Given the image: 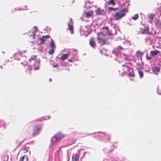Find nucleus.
Wrapping results in <instances>:
<instances>
[{"mask_svg": "<svg viewBox=\"0 0 161 161\" xmlns=\"http://www.w3.org/2000/svg\"><path fill=\"white\" fill-rule=\"evenodd\" d=\"M37 58V56L36 55H34L31 57L28 60V61L30 63H31L32 61H35L33 66H34V69L35 70H37L39 69L40 62L38 61H35Z\"/></svg>", "mask_w": 161, "mask_h": 161, "instance_id": "obj_4", "label": "nucleus"}, {"mask_svg": "<svg viewBox=\"0 0 161 161\" xmlns=\"http://www.w3.org/2000/svg\"><path fill=\"white\" fill-rule=\"evenodd\" d=\"M121 45H122V46H126V49H127L129 47L130 45V42L127 41H125V42H123V43H122V44H121Z\"/></svg>", "mask_w": 161, "mask_h": 161, "instance_id": "obj_17", "label": "nucleus"}, {"mask_svg": "<svg viewBox=\"0 0 161 161\" xmlns=\"http://www.w3.org/2000/svg\"><path fill=\"white\" fill-rule=\"evenodd\" d=\"M89 44L90 46L94 48L96 46V43L93 37L91 38L89 40Z\"/></svg>", "mask_w": 161, "mask_h": 161, "instance_id": "obj_9", "label": "nucleus"}, {"mask_svg": "<svg viewBox=\"0 0 161 161\" xmlns=\"http://www.w3.org/2000/svg\"><path fill=\"white\" fill-rule=\"evenodd\" d=\"M54 52V48H52L51 49L49 50L48 52L49 54H52Z\"/></svg>", "mask_w": 161, "mask_h": 161, "instance_id": "obj_29", "label": "nucleus"}, {"mask_svg": "<svg viewBox=\"0 0 161 161\" xmlns=\"http://www.w3.org/2000/svg\"><path fill=\"white\" fill-rule=\"evenodd\" d=\"M97 42L101 46L109 44V38L106 35L102 32H100L97 33Z\"/></svg>", "mask_w": 161, "mask_h": 161, "instance_id": "obj_1", "label": "nucleus"}, {"mask_svg": "<svg viewBox=\"0 0 161 161\" xmlns=\"http://www.w3.org/2000/svg\"><path fill=\"white\" fill-rule=\"evenodd\" d=\"M50 38V36L49 35H47L46 36H43L42 37L39 39V40L40 41V43L41 44H43L45 40L47 39H48Z\"/></svg>", "mask_w": 161, "mask_h": 161, "instance_id": "obj_11", "label": "nucleus"}, {"mask_svg": "<svg viewBox=\"0 0 161 161\" xmlns=\"http://www.w3.org/2000/svg\"><path fill=\"white\" fill-rule=\"evenodd\" d=\"M69 61L70 62H72V61L71 59H69Z\"/></svg>", "mask_w": 161, "mask_h": 161, "instance_id": "obj_36", "label": "nucleus"}, {"mask_svg": "<svg viewBox=\"0 0 161 161\" xmlns=\"http://www.w3.org/2000/svg\"><path fill=\"white\" fill-rule=\"evenodd\" d=\"M102 29H105L108 31L109 27L108 26H105L103 27Z\"/></svg>", "mask_w": 161, "mask_h": 161, "instance_id": "obj_32", "label": "nucleus"}, {"mask_svg": "<svg viewBox=\"0 0 161 161\" xmlns=\"http://www.w3.org/2000/svg\"><path fill=\"white\" fill-rule=\"evenodd\" d=\"M29 148L28 147H25L23 148V150L24 151V153H25L27 152L28 151V149H29Z\"/></svg>", "mask_w": 161, "mask_h": 161, "instance_id": "obj_30", "label": "nucleus"}, {"mask_svg": "<svg viewBox=\"0 0 161 161\" xmlns=\"http://www.w3.org/2000/svg\"><path fill=\"white\" fill-rule=\"evenodd\" d=\"M127 8H125L121 10L119 12H116L114 15L115 19L118 20L125 16L126 14V13L128 12Z\"/></svg>", "mask_w": 161, "mask_h": 161, "instance_id": "obj_3", "label": "nucleus"}, {"mask_svg": "<svg viewBox=\"0 0 161 161\" xmlns=\"http://www.w3.org/2000/svg\"><path fill=\"white\" fill-rule=\"evenodd\" d=\"M126 46H122V45H120L118 46L116 48V49L117 51H119L121 50H125L126 49Z\"/></svg>", "mask_w": 161, "mask_h": 161, "instance_id": "obj_16", "label": "nucleus"}, {"mask_svg": "<svg viewBox=\"0 0 161 161\" xmlns=\"http://www.w3.org/2000/svg\"><path fill=\"white\" fill-rule=\"evenodd\" d=\"M118 8H113L112 7H109L108 8V9L109 11L111 12L112 10L116 11V10H117Z\"/></svg>", "mask_w": 161, "mask_h": 161, "instance_id": "obj_25", "label": "nucleus"}, {"mask_svg": "<svg viewBox=\"0 0 161 161\" xmlns=\"http://www.w3.org/2000/svg\"><path fill=\"white\" fill-rule=\"evenodd\" d=\"M64 137V135L59 133L56 134L52 138V142L53 143H56L60 141Z\"/></svg>", "mask_w": 161, "mask_h": 161, "instance_id": "obj_5", "label": "nucleus"}, {"mask_svg": "<svg viewBox=\"0 0 161 161\" xmlns=\"http://www.w3.org/2000/svg\"><path fill=\"white\" fill-rule=\"evenodd\" d=\"M96 13L97 15H101L100 8H99L97 9L96 10Z\"/></svg>", "mask_w": 161, "mask_h": 161, "instance_id": "obj_27", "label": "nucleus"}, {"mask_svg": "<svg viewBox=\"0 0 161 161\" xmlns=\"http://www.w3.org/2000/svg\"><path fill=\"white\" fill-rule=\"evenodd\" d=\"M7 160H8V155H7Z\"/></svg>", "mask_w": 161, "mask_h": 161, "instance_id": "obj_37", "label": "nucleus"}, {"mask_svg": "<svg viewBox=\"0 0 161 161\" xmlns=\"http://www.w3.org/2000/svg\"><path fill=\"white\" fill-rule=\"evenodd\" d=\"M107 3L108 5H115V4L114 0H110Z\"/></svg>", "mask_w": 161, "mask_h": 161, "instance_id": "obj_20", "label": "nucleus"}, {"mask_svg": "<svg viewBox=\"0 0 161 161\" xmlns=\"http://www.w3.org/2000/svg\"><path fill=\"white\" fill-rule=\"evenodd\" d=\"M18 10H21V9H18Z\"/></svg>", "mask_w": 161, "mask_h": 161, "instance_id": "obj_38", "label": "nucleus"}, {"mask_svg": "<svg viewBox=\"0 0 161 161\" xmlns=\"http://www.w3.org/2000/svg\"><path fill=\"white\" fill-rule=\"evenodd\" d=\"M136 56L138 57H142L143 55L142 53L140 51H137L136 53Z\"/></svg>", "mask_w": 161, "mask_h": 161, "instance_id": "obj_19", "label": "nucleus"}, {"mask_svg": "<svg viewBox=\"0 0 161 161\" xmlns=\"http://www.w3.org/2000/svg\"><path fill=\"white\" fill-rule=\"evenodd\" d=\"M155 16V15L154 14H151L147 15V17L151 23H153L152 21Z\"/></svg>", "mask_w": 161, "mask_h": 161, "instance_id": "obj_12", "label": "nucleus"}, {"mask_svg": "<svg viewBox=\"0 0 161 161\" xmlns=\"http://www.w3.org/2000/svg\"><path fill=\"white\" fill-rule=\"evenodd\" d=\"M28 69H29L30 71H31L32 69V68H28Z\"/></svg>", "mask_w": 161, "mask_h": 161, "instance_id": "obj_35", "label": "nucleus"}, {"mask_svg": "<svg viewBox=\"0 0 161 161\" xmlns=\"http://www.w3.org/2000/svg\"><path fill=\"white\" fill-rule=\"evenodd\" d=\"M79 156L77 154H75V161H78L79 160Z\"/></svg>", "mask_w": 161, "mask_h": 161, "instance_id": "obj_26", "label": "nucleus"}, {"mask_svg": "<svg viewBox=\"0 0 161 161\" xmlns=\"http://www.w3.org/2000/svg\"><path fill=\"white\" fill-rule=\"evenodd\" d=\"M26 156L25 155V156H22L20 158V159L19 160V161H24V160L25 158V156Z\"/></svg>", "mask_w": 161, "mask_h": 161, "instance_id": "obj_31", "label": "nucleus"}, {"mask_svg": "<svg viewBox=\"0 0 161 161\" xmlns=\"http://www.w3.org/2000/svg\"><path fill=\"white\" fill-rule=\"evenodd\" d=\"M68 29L70 31L72 34H73L74 32L73 22L71 18L69 19V21L68 22Z\"/></svg>", "mask_w": 161, "mask_h": 161, "instance_id": "obj_6", "label": "nucleus"}, {"mask_svg": "<svg viewBox=\"0 0 161 161\" xmlns=\"http://www.w3.org/2000/svg\"><path fill=\"white\" fill-rule=\"evenodd\" d=\"M138 72L140 76V77L141 78H142L144 76V73H143L139 69H138Z\"/></svg>", "mask_w": 161, "mask_h": 161, "instance_id": "obj_22", "label": "nucleus"}, {"mask_svg": "<svg viewBox=\"0 0 161 161\" xmlns=\"http://www.w3.org/2000/svg\"><path fill=\"white\" fill-rule=\"evenodd\" d=\"M42 128V125L40 124H37L34 126L31 133L32 136L34 137L38 135Z\"/></svg>", "mask_w": 161, "mask_h": 161, "instance_id": "obj_2", "label": "nucleus"}, {"mask_svg": "<svg viewBox=\"0 0 161 161\" xmlns=\"http://www.w3.org/2000/svg\"><path fill=\"white\" fill-rule=\"evenodd\" d=\"M50 118V117L49 116H46L43 117V118H41L40 119H38L36 120V121H42L43 119H48Z\"/></svg>", "mask_w": 161, "mask_h": 161, "instance_id": "obj_18", "label": "nucleus"}, {"mask_svg": "<svg viewBox=\"0 0 161 161\" xmlns=\"http://www.w3.org/2000/svg\"><path fill=\"white\" fill-rule=\"evenodd\" d=\"M58 64H57L55 65H54V67H58Z\"/></svg>", "mask_w": 161, "mask_h": 161, "instance_id": "obj_34", "label": "nucleus"}, {"mask_svg": "<svg viewBox=\"0 0 161 161\" xmlns=\"http://www.w3.org/2000/svg\"><path fill=\"white\" fill-rule=\"evenodd\" d=\"M139 17V15L138 14H135L132 18L134 20H137Z\"/></svg>", "mask_w": 161, "mask_h": 161, "instance_id": "obj_24", "label": "nucleus"}, {"mask_svg": "<svg viewBox=\"0 0 161 161\" xmlns=\"http://www.w3.org/2000/svg\"><path fill=\"white\" fill-rule=\"evenodd\" d=\"M50 45L52 47V48H54L55 47L54 43L53 42V40H52L50 44Z\"/></svg>", "mask_w": 161, "mask_h": 161, "instance_id": "obj_28", "label": "nucleus"}, {"mask_svg": "<svg viewBox=\"0 0 161 161\" xmlns=\"http://www.w3.org/2000/svg\"><path fill=\"white\" fill-rule=\"evenodd\" d=\"M93 14V12L92 10L86 12V18H89L92 16Z\"/></svg>", "mask_w": 161, "mask_h": 161, "instance_id": "obj_14", "label": "nucleus"}, {"mask_svg": "<svg viewBox=\"0 0 161 161\" xmlns=\"http://www.w3.org/2000/svg\"><path fill=\"white\" fill-rule=\"evenodd\" d=\"M146 58L147 59L149 60L151 59V57H149L148 56V54H146Z\"/></svg>", "mask_w": 161, "mask_h": 161, "instance_id": "obj_33", "label": "nucleus"}, {"mask_svg": "<svg viewBox=\"0 0 161 161\" xmlns=\"http://www.w3.org/2000/svg\"><path fill=\"white\" fill-rule=\"evenodd\" d=\"M160 11L161 12V9L160 10Z\"/></svg>", "mask_w": 161, "mask_h": 161, "instance_id": "obj_40", "label": "nucleus"}, {"mask_svg": "<svg viewBox=\"0 0 161 161\" xmlns=\"http://www.w3.org/2000/svg\"><path fill=\"white\" fill-rule=\"evenodd\" d=\"M28 36L31 39H34L36 36V31H29Z\"/></svg>", "mask_w": 161, "mask_h": 161, "instance_id": "obj_10", "label": "nucleus"}, {"mask_svg": "<svg viewBox=\"0 0 161 161\" xmlns=\"http://www.w3.org/2000/svg\"><path fill=\"white\" fill-rule=\"evenodd\" d=\"M69 55V54H63L60 58V59L64 61L65 59H67Z\"/></svg>", "mask_w": 161, "mask_h": 161, "instance_id": "obj_15", "label": "nucleus"}, {"mask_svg": "<svg viewBox=\"0 0 161 161\" xmlns=\"http://www.w3.org/2000/svg\"><path fill=\"white\" fill-rule=\"evenodd\" d=\"M128 75L129 76H131L134 77L135 76V74L133 70L132 71V72H129L128 74Z\"/></svg>", "mask_w": 161, "mask_h": 161, "instance_id": "obj_23", "label": "nucleus"}, {"mask_svg": "<svg viewBox=\"0 0 161 161\" xmlns=\"http://www.w3.org/2000/svg\"><path fill=\"white\" fill-rule=\"evenodd\" d=\"M160 69V68L159 67L156 66L153 67V70L154 71L159 72Z\"/></svg>", "mask_w": 161, "mask_h": 161, "instance_id": "obj_21", "label": "nucleus"}, {"mask_svg": "<svg viewBox=\"0 0 161 161\" xmlns=\"http://www.w3.org/2000/svg\"><path fill=\"white\" fill-rule=\"evenodd\" d=\"M154 24L156 26L157 29H161V21L159 19L155 18Z\"/></svg>", "mask_w": 161, "mask_h": 161, "instance_id": "obj_8", "label": "nucleus"}, {"mask_svg": "<svg viewBox=\"0 0 161 161\" xmlns=\"http://www.w3.org/2000/svg\"><path fill=\"white\" fill-rule=\"evenodd\" d=\"M72 158H74V156H72Z\"/></svg>", "mask_w": 161, "mask_h": 161, "instance_id": "obj_39", "label": "nucleus"}, {"mask_svg": "<svg viewBox=\"0 0 161 161\" xmlns=\"http://www.w3.org/2000/svg\"><path fill=\"white\" fill-rule=\"evenodd\" d=\"M159 53H160V52L157 50L151 51L150 52V55L152 57H154L157 55Z\"/></svg>", "mask_w": 161, "mask_h": 161, "instance_id": "obj_13", "label": "nucleus"}, {"mask_svg": "<svg viewBox=\"0 0 161 161\" xmlns=\"http://www.w3.org/2000/svg\"><path fill=\"white\" fill-rule=\"evenodd\" d=\"M159 38L161 39V37H160Z\"/></svg>", "mask_w": 161, "mask_h": 161, "instance_id": "obj_41", "label": "nucleus"}, {"mask_svg": "<svg viewBox=\"0 0 161 161\" xmlns=\"http://www.w3.org/2000/svg\"><path fill=\"white\" fill-rule=\"evenodd\" d=\"M148 27L145 29L140 28V32L142 34H147L151 35L153 34L152 32L149 31Z\"/></svg>", "mask_w": 161, "mask_h": 161, "instance_id": "obj_7", "label": "nucleus"}]
</instances>
